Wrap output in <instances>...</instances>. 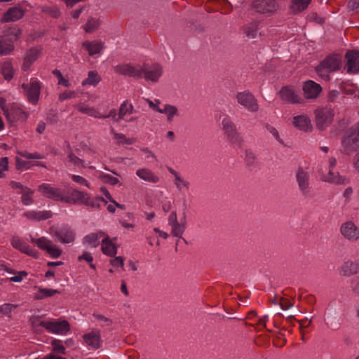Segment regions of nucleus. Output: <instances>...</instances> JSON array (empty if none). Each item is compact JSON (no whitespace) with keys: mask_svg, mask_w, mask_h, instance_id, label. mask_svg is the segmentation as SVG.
<instances>
[{"mask_svg":"<svg viewBox=\"0 0 359 359\" xmlns=\"http://www.w3.org/2000/svg\"><path fill=\"white\" fill-rule=\"evenodd\" d=\"M320 63L331 72L338 71L341 67V60L338 55H330L322 60Z\"/></svg>","mask_w":359,"mask_h":359,"instance_id":"9b49d317","label":"nucleus"},{"mask_svg":"<svg viewBox=\"0 0 359 359\" xmlns=\"http://www.w3.org/2000/svg\"><path fill=\"white\" fill-rule=\"evenodd\" d=\"M168 121H171L173 116L175 115L177 112V109L175 106L168 107Z\"/></svg>","mask_w":359,"mask_h":359,"instance_id":"e2e57ef3","label":"nucleus"},{"mask_svg":"<svg viewBox=\"0 0 359 359\" xmlns=\"http://www.w3.org/2000/svg\"><path fill=\"white\" fill-rule=\"evenodd\" d=\"M31 241L34 243H36L41 250L43 248V245L47 243V238L45 237H41L39 238H31Z\"/></svg>","mask_w":359,"mask_h":359,"instance_id":"864d4df0","label":"nucleus"},{"mask_svg":"<svg viewBox=\"0 0 359 359\" xmlns=\"http://www.w3.org/2000/svg\"><path fill=\"white\" fill-rule=\"evenodd\" d=\"M101 191L105 196V197L111 203H115V200L112 198L108 190L105 187H102L100 188Z\"/></svg>","mask_w":359,"mask_h":359,"instance_id":"0e129e2a","label":"nucleus"},{"mask_svg":"<svg viewBox=\"0 0 359 359\" xmlns=\"http://www.w3.org/2000/svg\"><path fill=\"white\" fill-rule=\"evenodd\" d=\"M34 193L29 188H26V190L22 192V202L24 205H28L33 202L31 195Z\"/></svg>","mask_w":359,"mask_h":359,"instance_id":"a19ab883","label":"nucleus"},{"mask_svg":"<svg viewBox=\"0 0 359 359\" xmlns=\"http://www.w3.org/2000/svg\"><path fill=\"white\" fill-rule=\"evenodd\" d=\"M8 158L7 157H3L0 158V167L2 168L3 170H7L8 169Z\"/></svg>","mask_w":359,"mask_h":359,"instance_id":"338daca9","label":"nucleus"},{"mask_svg":"<svg viewBox=\"0 0 359 359\" xmlns=\"http://www.w3.org/2000/svg\"><path fill=\"white\" fill-rule=\"evenodd\" d=\"M17 276L10 278V280L15 283L22 281L23 277L27 276L28 273L25 271H20L16 272Z\"/></svg>","mask_w":359,"mask_h":359,"instance_id":"603ef678","label":"nucleus"},{"mask_svg":"<svg viewBox=\"0 0 359 359\" xmlns=\"http://www.w3.org/2000/svg\"><path fill=\"white\" fill-rule=\"evenodd\" d=\"M68 196H64V191H62L61 198L60 199V201H65L67 203H75V200L73 199L72 196L71 195V193L69 190L68 191Z\"/></svg>","mask_w":359,"mask_h":359,"instance_id":"5fc2aeb1","label":"nucleus"},{"mask_svg":"<svg viewBox=\"0 0 359 359\" xmlns=\"http://www.w3.org/2000/svg\"><path fill=\"white\" fill-rule=\"evenodd\" d=\"M15 70L10 61H6L1 65V73L5 80L9 81L13 78Z\"/></svg>","mask_w":359,"mask_h":359,"instance_id":"393cba45","label":"nucleus"},{"mask_svg":"<svg viewBox=\"0 0 359 359\" xmlns=\"http://www.w3.org/2000/svg\"><path fill=\"white\" fill-rule=\"evenodd\" d=\"M47 119L49 120L51 123H56L57 122V114L53 111H50L47 116Z\"/></svg>","mask_w":359,"mask_h":359,"instance_id":"69168bd1","label":"nucleus"},{"mask_svg":"<svg viewBox=\"0 0 359 359\" xmlns=\"http://www.w3.org/2000/svg\"><path fill=\"white\" fill-rule=\"evenodd\" d=\"M302 90L305 98L316 99L322 92V87L313 81L308 80L304 83Z\"/></svg>","mask_w":359,"mask_h":359,"instance_id":"20e7f679","label":"nucleus"},{"mask_svg":"<svg viewBox=\"0 0 359 359\" xmlns=\"http://www.w3.org/2000/svg\"><path fill=\"white\" fill-rule=\"evenodd\" d=\"M21 34L20 29L18 27H9L4 31L5 40L10 43L17 41Z\"/></svg>","mask_w":359,"mask_h":359,"instance_id":"b1692460","label":"nucleus"},{"mask_svg":"<svg viewBox=\"0 0 359 359\" xmlns=\"http://www.w3.org/2000/svg\"><path fill=\"white\" fill-rule=\"evenodd\" d=\"M100 26L98 20L90 18L86 24L84 29L87 33H92L96 30Z\"/></svg>","mask_w":359,"mask_h":359,"instance_id":"e433bc0d","label":"nucleus"},{"mask_svg":"<svg viewBox=\"0 0 359 359\" xmlns=\"http://www.w3.org/2000/svg\"><path fill=\"white\" fill-rule=\"evenodd\" d=\"M280 98L290 103H300V98L298 95L290 87L285 86L279 92Z\"/></svg>","mask_w":359,"mask_h":359,"instance_id":"f8f14e48","label":"nucleus"},{"mask_svg":"<svg viewBox=\"0 0 359 359\" xmlns=\"http://www.w3.org/2000/svg\"><path fill=\"white\" fill-rule=\"evenodd\" d=\"M100 81V78L98 76L97 73L94 71L88 72V78L82 82V85H96Z\"/></svg>","mask_w":359,"mask_h":359,"instance_id":"f704fd0d","label":"nucleus"},{"mask_svg":"<svg viewBox=\"0 0 359 359\" xmlns=\"http://www.w3.org/2000/svg\"><path fill=\"white\" fill-rule=\"evenodd\" d=\"M41 86L38 81H33L29 84L26 95L29 102L36 104L39 98Z\"/></svg>","mask_w":359,"mask_h":359,"instance_id":"dca6fc26","label":"nucleus"},{"mask_svg":"<svg viewBox=\"0 0 359 359\" xmlns=\"http://www.w3.org/2000/svg\"><path fill=\"white\" fill-rule=\"evenodd\" d=\"M172 226V234L175 237H180L181 234L183 233L184 224L180 225L179 222L173 223L170 224Z\"/></svg>","mask_w":359,"mask_h":359,"instance_id":"c03bdc74","label":"nucleus"},{"mask_svg":"<svg viewBox=\"0 0 359 359\" xmlns=\"http://www.w3.org/2000/svg\"><path fill=\"white\" fill-rule=\"evenodd\" d=\"M238 102L252 111L258 110V104L252 93L249 92L238 93Z\"/></svg>","mask_w":359,"mask_h":359,"instance_id":"423d86ee","label":"nucleus"},{"mask_svg":"<svg viewBox=\"0 0 359 359\" xmlns=\"http://www.w3.org/2000/svg\"><path fill=\"white\" fill-rule=\"evenodd\" d=\"M53 258H57L62 255V250L55 245H51V241L47 239V243L43 245L41 248Z\"/></svg>","mask_w":359,"mask_h":359,"instance_id":"c85d7f7f","label":"nucleus"},{"mask_svg":"<svg viewBox=\"0 0 359 359\" xmlns=\"http://www.w3.org/2000/svg\"><path fill=\"white\" fill-rule=\"evenodd\" d=\"M51 346H53V351L62 354H65V348L61 344V341L58 339H54L51 341Z\"/></svg>","mask_w":359,"mask_h":359,"instance_id":"37998d69","label":"nucleus"},{"mask_svg":"<svg viewBox=\"0 0 359 359\" xmlns=\"http://www.w3.org/2000/svg\"><path fill=\"white\" fill-rule=\"evenodd\" d=\"M137 175L144 180L156 183L158 181V177L154 175L153 173L147 169H140L137 171Z\"/></svg>","mask_w":359,"mask_h":359,"instance_id":"2f4dec72","label":"nucleus"},{"mask_svg":"<svg viewBox=\"0 0 359 359\" xmlns=\"http://www.w3.org/2000/svg\"><path fill=\"white\" fill-rule=\"evenodd\" d=\"M14 49L12 43H8L3 37L0 38V55H8Z\"/></svg>","mask_w":359,"mask_h":359,"instance_id":"72a5a7b5","label":"nucleus"},{"mask_svg":"<svg viewBox=\"0 0 359 359\" xmlns=\"http://www.w3.org/2000/svg\"><path fill=\"white\" fill-rule=\"evenodd\" d=\"M84 240L89 244L93 243L94 248H96L98 245V243H97L98 240V234L97 233H90L84 237Z\"/></svg>","mask_w":359,"mask_h":359,"instance_id":"de8ad7c7","label":"nucleus"},{"mask_svg":"<svg viewBox=\"0 0 359 359\" xmlns=\"http://www.w3.org/2000/svg\"><path fill=\"white\" fill-rule=\"evenodd\" d=\"M24 215L30 219L43 220L50 218L52 214L50 211L36 212L35 211L27 212Z\"/></svg>","mask_w":359,"mask_h":359,"instance_id":"c756f323","label":"nucleus"},{"mask_svg":"<svg viewBox=\"0 0 359 359\" xmlns=\"http://www.w3.org/2000/svg\"><path fill=\"white\" fill-rule=\"evenodd\" d=\"M53 321H42L39 323V325L46 328L48 331L51 332Z\"/></svg>","mask_w":359,"mask_h":359,"instance_id":"774afa93","label":"nucleus"},{"mask_svg":"<svg viewBox=\"0 0 359 359\" xmlns=\"http://www.w3.org/2000/svg\"><path fill=\"white\" fill-rule=\"evenodd\" d=\"M114 138L116 140H123V142L118 141V143L119 144H122V143H125L126 144H132L133 143V139L126 138L123 134L114 133Z\"/></svg>","mask_w":359,"mask_h":359,"instance_id":"3c124183","label":"nucleus"},{"mask_svg":"<svg viewBox=\"0 0 359 359\" xmlns=\"http://www.w3.org/2000/svg\"><path fill=\"white\" fill-rule=\"evenodd\" d=\"M297 180L298 181L299 187L304 189L308 186L307 182V175L306 173L303 170L302 168H299L298 172L297 174Z\"/></svg>","mask_w":359,"mask_h":359,"instance_id":"c9c22d12","label":"nucleus"},{"mask_svg":"<svg viewBox=\"0 0 359 359\" xmlns=\"http://www.w3.org/2000/svg\"><path fill=\"white\" fill-rule=\"evenodd\" d=\"M25 15V11L19 7L13 6L8 8L3 15L1 22H14L21 19Z\"/></svg>","mask_w":359,"mask_h":359,"instance_id":"6e6552de","label":"nucleus"},{"mask_svg":"<svg viewBox=\"0 0 359 359\" xmlns=\"http://www.w3.org/2000/svg\"><path fill=\"white\" fill-rule=\"evenodd\" d=\"M42 11L54 18H58L60 14L59 8L57 6H44L42 8Z\"/></svg>","mask_w":359,"mask_h":359,"instance_id":"79ce46f5","label":"nucleus"},{"mask_svg":"<svg viewBox=\"0 0 359 359\" xmlns=\"http://www.w3.org/2000/svg\"><path fill=\"white\" fill-rule=\"evenodd\" d=\"M103 178L106 179V182L111 185H115L119 182L116 177H112L110 175H104Z\"/></svg>","mask_w":359,"mask_h":359,"instance_id":"bf43d9fd","label":"nucleus"},{"mask_svg":"<svg viewBox=\"0 0 359 359\" xmlns=\"http://www.w3.org/2000/svg\"><path fill=\"white\" fill-rule=\"evenodd\" d=\"M72 178L74 182L77 183L85 184L88 187H89V184L87 182V181L81 176L73 175Z\"/></svg>","mask_w":359,"mask_h":359,"instance_id":"680f3d73","label":"nucleus"},{"mask_svg":"<svg viewBox=\"0 0 359 359\" xmlns=\"http://www.w3.org/2000/svg\"><path fill=\"white\" fill-rule=\"evenodd\" d=\"M59 293H60V292L57 290L39 288L34 295V299L41 300L45 297H52L54 294Z\"/></svg>","mask_w":359,"mask_h":359,"instance_id":"7c9ffc66","label":"nucleus"},{"mask_svg":"<svg viewBox=\"0 0 359 359\" xmlns=\"http://www.w3.org/2000/svg\"><path fill=\"white\" fill-rule=\"evenodd\" d=\"M41 48H39L36 47H32L28 50V51L25 54V56L24 57V62L22 64V69L24 71H27L32 65V63L35 60H36L41 53Z\"/></svg>","mask_w":359,"mask_h":359,"instance_id":"9d476101","label":"nucleus"},{"mask_svg":"<svg viewBox=\"0 0 359 359\" xmlns=\"http://www.w3.org/2000/svg\"><path fill=\"white\" fill-rule=\"evenodd\" d=\"M83 341L90 346L97 349L100 347L101 337L99 332H93L86 334L83 336Z\"/></svg>","mask_w":359,"mask_h":359,"instance_id":"aec40b11","label":"nucleus"},{"mask_svg":"<svg viewBox=\"0 0 359 359\" xmlns=\"http://www.w3.org/2000/svg\"><path fill=\"white\" fill-rule=\"evenodd\" d=\"M17 305L11 304H4L0 307V311L5 316H7L9 318H11V312L14 308H16Z\"/></svg>","mask_w":359,"mask_h":359,"instance_id":"a18cd8bd","label":"nucleus"},{"mask_svg":"<svg viewBox=\"0 0 359 359\" xmlns=\"http://www.w3.org/2000/svg\"><path fill=\"white\" fill-rule=\"evenodd\" d=\"M140 70L146 79L153 82L157 81L162 74V67L158 64H154L150 67H147V65L144 64Z\"/></svg>","mask_w":359,"mask_h":359,"instance_id":"0eeeda50","label":"nucleus"},{"mask_svg":"<svg viewBox=\"0 0 359 359\" xmlns=\"http://www.w3.org/2000/svg\"><path fill=\"white\" fill-rule=\"evenodd\" d=\"M53 74L58 79V84L65 86V87L69 86V82L68 80L64 79L60 71L55 69L53 71Z\"/></svg>","mask_w":359,"mask_h":359,"instance_id":"09e8293b","label":"nucleus"},{"mask_svg":"<svg viewBox=\"0 0 359 359\" xmlns=\"http://www.w3.org/2000/svg\"><path fill=\"white\" fill-rule=\"evenodd\" d=\"M76 95L74 91H65L62 94L60 95L59 99L60 100H65L68 98L74 97Z\"/></svg>","mask_w":359,"mask_h":359,"instance_id":"6e6d98bb","label":"nucleus"},{"mask_svg":"<svg viewBox=\"0 0 359 359\" xmlns=\"http://www.w3.org/2000/svg\"><path fill=\"white\" fill-rule=\"evenodd\" d=\"M101 250L102 252L109 257H114L117 253V246L108 236L102 241Z\"/></svg>","mask_w":359,"mask_h":359,"instance_id":"a211bd4d","label":"nucleus"},{"mask_svg":"<svg viewBox=\"0 0 359 359\" xmlns=\"http://www.w3.org/2000/svg\"><path fill=\"white\" fill-rule=\"evenodd\" d=\"M124 260L122 257H116L114 259H110V264L114 266H123Z\"/></svg>","mask_w":359,"mask_h":359,"instance_id":"4d7b16f0","label":"nucleus"},{"mask_svg":"<svg viewBox=\"0 0 359 359\" xmlns=\"http://www.w3.org/2000/svg\"><path fill=\"white\" fill-rule=\"evenodd\" d=\"M223 127L232 142L239 144L241 142V137L238 135L235 126L231 121L224 119L223 121Z\"/></svg>","mask_w":359,"mask_h":359,"instance_id":"2eb2a0df","label":"nucleus"},{"mask_svg":"<svg viewBox=\"0 0 359 359\" xmlns=\"http://www.w3.org/2000/svg\"><path fill=\"white\" fill-rule=\"evenodd\" d=\"M133 109V107L132 104H129L128 106V103L125 101L120 107L118 116L116 119V121H118L120 119L123 118V116L127 114H131Z\"/></svg>","mask_w":359,"mask_h":359,"instance_id":"4c0bfd02","label":"nucleus"},{"mask_svg":"<svg viewBox=\"0 0 359 359\" xmlns=\"http://www.w3.org/2000/svg\"><path fill=\"white\" fill-rule=\"evenodd\" d=\"M11 244L15 249L19 250L20 251L34 257H36V254L32 250L29 248V246L22 241L20 238L18 237H13L11 241Z\"/></svg>","mask_w":359,"mask_h":359,"instance_id":"412c9836","label":"nucleus"},{"mask_svg":"<svg viewBox=\"0 0 359 359\" xmlns=\"http://www.w3.org/2000/svg\"><path fill=\"white\" fill-rule=\"evenodd\" d=\"M314 113L316 126L320 130H325L332 123L334 114L331 108H318Z\"/></svg>","mask_w":359,"mask_h":359,"instance_id":"f03ea898","label":"nucleus"},{"mask_svg":"<svg viewBox=\"0 0 359 359\" xmlns=\"http://www.w3.org/2000/svg\"><path fill=\"white\" fill-rule=\"evenodd\" d=\"M341 233L348 240H357L359 238V229L351 221L344 224L341 227Z\"/></svg>","mask_w":359,"mask_h":359,"instance_id":"1a4fd4ad","label":"nucleus"},{"mask_svg":"<svg viewBox=\"0 0 359 359\" xmlns=\"http://www.w3.org/2000/svg\"><path fill=\"white\" fill-rule=\"evenodd\" d=\"M256 12L263 14H271L278 8L276 0H255L252 4Z\"/></svg>","mask_w":359,"mask_h":359,"instance_id":"7ed1b4c3","label":"nucleus"},{"mask_svg":"<svg viewBox=\"0 0 359 359\" xmlns=\"http://www.w3.org/2000/svg\"><path fill=\"white\" fill-rule=\"evenodd\" d=\"M339 314V309L338 307H334L327 312L325 320L327 324H330L334 327H338L340 325Z\"/></svg>","mask_w":359,"mask_h":359,"instance_id":"6ab92c4d","label":"nucleus"},{"mask_svg":"<svg viewBox=\"0 0 359 359\" xmlns=\"http://www.w3.org/2000/svg\"><path fill=\"white\" fill-rule=\"evenodd\" d=\"M341 144L344 153L346 155H350L359 149V122L346 131Z\"/></svg>","mask_w":359,"mask_h":359,"instance_id":"f257e3e1","label":"nucleus"},{"mask_svg":"<svg viewBox=\"0 0 359 359\" xmlns=\"http://www.w3.org/2000/svg\"><path fill=\"white\" fill-rule=\"evenodd\" d=\"M10 111L13 114V119H25L27 117L25 113L20 108L12 107Z\"/></svg>","mask_w":359,"mask_h":359,"instance_id":"49530a36","label":"nucleus"},{"mask_svg":"<svg viewBox=\"0 0 359 359\" xmlns=\"http://www.w3.org/2000/svg\"><path fill=\"white\" fill-rule=\"evenodd\" d=\"M117 72L123 75H128L130 76H137L139 78L142 77V70L136 69L132 66L130 65H123L117 67Z\"/></svg>","mask_w":359,"mask_h":359,"instance_id":"5701e85b","label":"nucleus"},{"mask_svg":"<svg viewBox=\"0 0 359 359\" xmlns=\"http://www.w3.org/2000/svg\"><path fill=\"white\" fill-rule=\"evenodd\" d=\"M69 191L72 196L73 199L75 200V203H80L83 204H88V200L90 198L87 193L79 191L77 189H70Z\"/></svg>","mask_w":359,"mask_h":359,"instance_id":"cd10ccee","label":"nucleus"},{"mask_svg":"<svg viewBox=\"0 0 359 359\" xmlns=\"http://www.w3.org/2000/svg\"><path fill=\"white\" fill-rule=\"evenodd\" d=\"M55 236L63 243H70L74 241V233L70 230L65 231H57L55 233Z\"/></svg>","mask_w":359,"mask_h":359,"instance_id":"bb28decb","label":"nucleus"},{"mask_svg":"<svg viewBox=\"0 0 359 359\" xmlns=\"http://www.w3.org/2000/svg\"><path fill=\"white\" fill-rule=\"evenodd\" d=\"M339 95V93L337 90H330L327 95V100L329 102H334Z\"/></svg>","mask_w":359,"mask_h":359,"instance_id":"052dcab7","label":"nucleus"},{"mask_svg":"<svg viewBox=\"0 0 359 359\" xmlns=\"http://www.w3.org/2000/svg\"><path fill=\"white\" fill-rule=\"evenodd\" d=\"M316 71L318 76H320L322 79L325 81H328L330 79V73L331 72L330 70L324 67V65L320 62V64L316 67Z\"/></svg>","mask_w":359,"mask_h":359,"instance_id":"58836bf2","label":"nucleus"},{"mask_svg":"<svg viewBox=\"0 0 359 359\" xmlns=\"http://www.w3.org/2000/svg\"><path fill=\"white\" fill-rule=\"evenodd\" d=\"M39 189L49 198L53 199L55 201H60L61 198L62 191L57 188L51 187L48 184H43L40 185Z\"/></svg>","mask_w":359,"mask_h":359,"instance_id":"ddd939ff","label":"nucleus"},{"mask_svg":"<svg viewBox=\"0 0 359 359\" xmlns=\"http://www.w3.org/2000/svg\"><path fill=\"white\" fill-rule=\"evenodd\" d=\"M15 161H16V169L17 170H21L24 168L28 169L30 168L29 162L25 161L19 157L15 158Z\"/></svg>","mask_w":359,"mask_h":359,"instance_id":"8fccbe9b","label":"nucleus"},{"mask_svg":"<svg viewBox=\"0 0 359 359\" xmlns=\"http://www.w3.org/2000/svg\"><path fill=\"white\" fill-rule=\"evenodd\" d=\"M358 265L351 261H347L342 266V271L345 276H351L357 273Z\"/></svg>","mask_w":359,"mask_h":359,"instance_id":"473e14b6","label":"nucleus"},{"mask_svg":"<svg viewBox=\"0 0 359 359\" xmlns=\"http://www.w3.org/2000/svg\"><path fill=\"white\" fill-rule=\"evenodd\" d=\"M78 259H79V261L84 259L86 262H88L89 264H90L93 262V258L92 255H90V253H89L88 252H84L82 255H81L78 257Z\"/></svg>","mask_w":359,"mask_h":359,"instance_id":"13d9d810","label":"nucleus"},{"mask_svg":"<svg viewBox=\"0 0 359 359\" xmlns=\"http://www.w3.org/2000/svg\"><path fill=\"white\" fill-rule=\"evenodd\" d=\"M70 330V325L66 320L53 321L51 332L64 334Z\"/></svg>","mask_w":359,"mask_h":359,"instance_id":"4be33fe9","label":"nucleus"},{"mask_svg":"<svg viewBox=\"0 0 359 359\" xmlns=\"http://www.w3.org/2000/svg\"><path fill=\"white\" fill-rule=\"evenodd\" d=\"M312 0H292L290 8L294 14L299 13L308 7Z\"/></svg>","mask_w":359,"mask_h":359,"instance_id":"a878e982","label":"nucleus"},{"mask_svg":"<svg viewBox=\"0 0 359 359\" xmlns=\"http://www.w3.org/2000/svg\"><path fill=\"white\" fill-rule=\"evenodd\" d=\"M83 48L88 52L90 55L98 54L104 48V43L100 41H86L82 43Z\"/></svg>","mask_w":359,"mask_h":359,"instance_id":"f3484780","label":"nucleus"},{"mask_svg":"<svg viewBox=\"0 0 359 359\" xmlns=\"http://www.w3.org/2000/svg\"><path fill=\"white\" fill-rule=\"evenodd\" d=\"M345 57L347 60V72L358 73L359 72V50H348Z\"/></svg>","mask_w":359,"mask_h":359,"instance_id":"39448f33","label":"nucleus"},{"mask_svg":"<svg viewBox=\"0 0 359 359\" xmlns=\"http://www.w3.org/2000/svg\"><path fill=\"white\" fill-rule=\"evenodd\" d=\"M294 126L301 130L307 132L311 130L312 124L307 116L298 115L293 118Z\"/></svg>","mask_w":359,"mask_h":359,"instance_id":"4468645a","label":"nucleus"},{"mask_svg":"<svg viewBox=\"0 0 359 359\" xmlns=\"http://www.w3.org/2000/svg\"><path fill=\"white\" fill-rule=\"evenodd\" d=\"M257 25L256 22L251 23L248 27L245 29V33L246 34L248 38L254 39L257 36Z\"/></svg>","mask_w":359,"mask_h":359,"instance_id":"ea45409f","label":"nucleus"}]
</instances>
